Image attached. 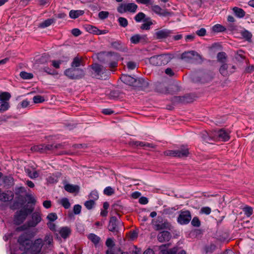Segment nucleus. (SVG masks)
Masks as SVG:
<instances>
[{"instance_id":"obj_1","label":"nucleus","mask_w":254,"mask_h":254,"mask_svg":"<svg viewBox=\"0 0 254 254\" xmlns=\"http://www.w3.org/2000/svg\"><path fill=\"white\" fill-rule=\"evenodd\" d=\"M103 65L97 63H93L90 67L92 69V75L93 77L100 79H106L109 77L110 72Z\"/></svg>"},{"instance_id":"obj_2","label":"nucleus","mask_w":254,"mask_h":254,"mask_svg":"<svg viewBox=\"0 0 254 254\" xmlns=\"http://www.w3.org/2000/svg\"><path fill=\"white\" fill-rule=\"evenodd\" d=\"M92 58L97 60L102 64L111 68V52L103 51L95 54Z\"/></svg>"},{"instance_id":"obj_3","label":"nucleus","mask_w":254,"mask_h":254,"mask_svg":"<svg viewBox=\"0 0 254 254\" xmlns=\"http://www.w3.org/2000/svg\"><path fill=\"white\" fill-rule=\"evenodd\" d=\"M33 211V208H28L26 207L17 211L14 217V223L17 225L22 224L26 219L28 215L31 213Z\"/></svg>"},{"instance_id":"obj_4","label":"nucleus","mask_w":254,"mask_h":254,"mask_svg":"<svg viewBox=\"0 0 254 254\" xmlns=\"http://www.w3.org/2000/svg\"><path fill=\"white\" fill-rule=\"evenodd\" d=\"M64 74L71 79H77L83 77L85 75V72L83 69L75 68L71 67L65 69Z\"/></svg>"},{"instance_id":"obj_5","label":"nucleus","mask_w":254,"mask_h":254,"mask_svg":"<svg viewBox=\"0 0 254 254\" xmlns=\"http://www.w3.org/2000/svg\"><path fill=\"white\" fill-rule=\"evenodd\" d=\"M182 60L186 62L190 63H195L201 59V56L194 51L185 52L181 55Z\"/></svg>"},{"instance_id":"obj_6","label":"nucleus","mask_w":254,"mask_h":254,"mask_svg":"<svg viewBox=\"0 0 254 254\" xmlns=\"http://www.w3.org/2000/svg\"><path fill=\"white\" fill-rule=\"evenodd\" d=\"M41 245L43 249V254L52 251L54 248L53 237L50 234H46L44 239H42Z\"/></svg>"},{"instance_id":"obj_7","label":"nucleus","mask_w":254,"mask_h":254,"mask_svg":"<svg viewBox=\"0 0 254 254\" xmlns=\"http://www.w3.org/2000/svg\"><path fill=\"white\" fill-rule=\"evenodd\" d=\"M138 6L134 3H122L117 7V11L120 13H124L127 12L135 13Z\"/></svg>"},{"instance_id":"obj_8","label":"nucleus","mask_w":254,"mask_h":254,"mask_svg":"<svg viewBox=\"0 0 254 254\" xmlns=\"http://www.w3.org/2000/svg\"><path fill=\"white\" fill-rule=\"evenodd\" d=\"M157 90L162 93L174 94L180 92L181 89L178 85L172 84L168 87H166L164 86V85L160 84L158 87Z\"/></svg>"},{"instance_id":"obj_9","label":"nucleus","mask_w":254,"mask_h":254,"mask_svg":"<svg viewBox=\"0 0 254 254\" xmlns=\"http://www.w3.org/2000/svg\"><path fill=\"white\" fill-rule=\"evenodd\" d=\"M191 219V215L189 210H181L179 211V215L177 218V222L179 224L184 225L190 223Z\"/></svg>"},{"instance_id":"obj_10","label":"nucleus","mask_w":254,"mask_h":254,"mask_svg":"<svg viewBox=\"0 0 254 254\" xmlns=\"http://www.w3.org/2000/svg\"><path fill=\"white\" fill-rule=\"evenodd\" d=\"M42 239L38 238L30 245V250L28 252L31 254H43V249L41 245Z\"/></svg>"},{"instance_id":"obj_11","label":"nucleus","mask_w":254,"mask_h":254,"mask_svg":"<svg viewBox=\"0 0 254 254\" xmlns=\"http://www.w3.org/2000/svg\"><path fill=\"white\" fill-rule=\"evenodd\" d=\"M123 222L120 219L112 216V234L117 235L118 238L121 235L120 231L123 229Z\"/></svg>"},{"instance_id":"obj_12","label":"nucleus","mask_w":254,"mask_h":254,"mask_svg":"<svg viewBox=\"0 0 254 254\" xmlns=\"http://www.w3.org/2000/svg\"><path fill=\"white\" fill-rule=\"evenodd\" d=\"M195 99V96L192 94H186L184 96H175L173 101L175 103L187 104L192 102Z\"/></svg>"},{"instance_id":"obj_13","label":"nucleus","mask_w":254,"mask_h":254,"mask_svg":"<svg viewBox=\"0 0 254 254\" xmlns=\"http://www.w3.org/2000/svg\"><path fill=\"white\" fill-rule=\"evenodd\" d=\"M18 243L21 246L20 249L21 250H26L28 249V247L30 245V243L28 236L26 233H23L18 239Z\"/></svg>"},{"instance_id":"obj_14","label":"nucleus","mask_w":254,"mask_h":254,"mask_svg":"<svg viewBox=\"0 0 254 254\" xmlns=\"http://www.w3.org/2000/svg\"><path fill=\"white\" fill-rule=\"evenodd\" d=\"M42 220L40 213L38 212H35L32 213L31 219L26 223L28 227H36Z\"/></svg>"},{"instance_id":"obj_15","label":"nucleus","mask_w":254,"mask_h":254,"mask_svg":"<svg viewBox=\"0 0 254 254\" xmlns=\"http://www.w3.org/2000/svg\"><path fill=\"white\" fill-rule=\"evenodd\" d=\"M149 86L148 82L143 78H136L133 87L139 90H144Z\"/></svg>"},{"instance_id":"obj_16","label":"nucleus","mask_w":254,"mask_h":254,"mask_svg":"<svg viewBox=\"0 0 254 254\" xmlns=\"http://www.w3.org/2000/svg\"><path fill=\"white\" fill-rule=\"evenodd\" d=\"M173 33L172 30L163 29L157 31L155 33V37L156 39L161 40L168 38Z\"/></svg>"},{"instance_id":"obj_17","label":"nucleus","mask_w":254,"mask_h":254,"mask_svg":"<svg viewBox=\"0 0 254 254\" xmlns=\"http://www.w3.org/2000/svg\"><path fill=\"white\" fill-rule=\"evenodd\" d=\"M214 135L217 136L219 139L223 141H228L230 139L229 132L223 128L215 130Z\"/></svg>"},{"instance_id":"obj_18","label":"nucleus","mask_w":254,"mask_h":254,"mask_svg":"<svg viewBox=\"0 0 254 254\" xmlns=\"http://www.w3.org/2000/svg\"><path fill=\"white\" fill-rule=\"evenodd\" d=\"M112 50H114L119 52H126L127 48L125 44L120 41H115L112 42Z\"/></svg>"},{"instance_id":"obj_19","label":"nucleus","mask_w":254,"mask_h":254,"mask_svg":"<svg viewBox=\"0 0 254 254\" xmlns=\"http://www.w3.org/2000/svg\"><path fill=\"white\" fill-rule=\"evenodd\" d=\"M151 9L155 13L162 16H168L171 15V13L170 12L162 9L158 5H152L151 6Z\"/></svg>"},{"instance_id":"obj_20","label":"nucleus","mask_w":254,"mask_h":254,"mask_svg":"<svg viewBox=\"0 0 254 254\" xmlns=\"http://www.w3.org/2000/svg\"><path fill=\"white\" fill-rule=\"evenodd\" d=\"M120 79L124 83L129 86H134L136 78L128 74H123Z\"/></svg>"},{"instance_id":"obj_21","label":"nucleus","mask_w":254,"mask_h":254,"mask_svg":"<svg viewBox=\"0 0 254 254\" xmlns=\"http://www.w3.org/2000/svg\"><path fill=\"white\" fill-rule=\"evenodd\" d=\"M171 238V235L168 231H164L160 233L157 236L158 240L161 243L169 241Z\"/></svg>"},{"instance_id":"obj_22","label":"nucleus","mask_w":254,"mask_h":254,"mask_svg":"<svg viewBox=\"0 0 254 254\" xmlns=\"http://www.w3.org/2000/svg\"><path fill=\"white\" fill-rule=\"evenodd\" d=\"M87 238L97 248L99 246L101 239L100 237L94 233H90L87 236Z\"/></svg>"},{"instance_id":"obj_23","label":"nucleus","mask_w":254,"mask_h":254,"mask_svg":"<svg viewBox=\"0 0 254 254\" xmlns=\"http://www.w3.org/2000/svg\"><path fill=\"white\" fill-rule=\"evenodd\" d=\"M220 73L223 76H227L234 72V70L229 69V64L223 63L219 69Z\"/></svg>"},{"instance_id":"obj_24","label":"nucleus","mask_w":254,"mask_h":254,"mask_svg":"<svg viewBox=\"0 0 254 254\" xmlns=\"http://www.w3.org/2000/svg\"><path fill=\"white\" fill-rule=\"evenodd\" d=\"M161 65L167 64L173 58L171 54H164L160 55Z\"/></svg>"},{"instance_id":"obj_25","label":"nucleus","mask_w":254,"mask_h":254,"mask_svg":"<svg viewBox=\"0 0 254 254\" xmlns=\"http://www.w3.org/2000/svg\"><path fill=\"white\" fill-rule=\"evenodd\" d=\"M178 158H184L187 157L189 154V148L185 146H181V147L177 150Z\"/></svg>"},{"instance_id":"obj_26","label":"nucleus","mask_w":254,"mask_h":254,"mask_svg":"<svg viewBox=\"0 0 254 254\" xmlns=\"http://www.w3.org/2000/svg\"><path fill=\"white\" fill-rule=\"evenodd\" d=\"M71 230L70 228L66 226L61 228L59 233L61 236L64 239H66L71 234Z\"/></svg>"},{"instance_id":"obj_27","label":"nucleus","mask_w":254,"mask_h":254,"mask_svg":"<svg viewBox=\"0 0 254 254\" xmlns=\"http://www.w3.org/2000/svg\"><path fill=\"white\" fill-rule=\"evenodd\" d=\"M149 63L154 66H161L160 55L154 56L149 59Z\"/></svg>"},{"instance_id":"obj_28","label":"nucleus","mask_w":254,"mask_h":254,"mask_svg":"<svg viewBox=\"0 0 254 254\" xmlns=\"http://www.w3.org/2000/svg\"><path fill=\"white\" fill-rule=\"evenodd\" d=\"M64 188L66 191L70 193L78 192L79 190V187L77 185L66 184L64 186Z\"/></svg>"},{"instance_id":"obj_29","label":"nucleus","mask_w":254,"mask_h":254,"mask_svg":"<svg viewBox=\"0 0 254 254\" xmlns=\"http://www.w3.org/2000/svg\"><path fill=\"white\" fill-rule=\"evenodd\" d=\"M232 10L236 16L238 18H243L246 15V12L241 8L234 7Z\"/></svg>"},{"instance_id":"obj_30","label":"nucleus","mask_w":254,"mask_h":254,"mask_svg":"<svg viewBox=\"0 0 254 254\" xmlns=\"http://www.w3.org/2000/svg\"><path fill=\"white\" fill-rule=\"evenodd\" d=\"M156 230H160L162 229H170L171 224L167 220L162 223H157L156 225Z\"/></svg>"},{"instance_id":"obj_31","label":"nucleus","mask_w":254,"mask_h":254,"mask_svg":"<svg viewBox=\"0 0 254 254\" xmlns=\"http://www.w3.org/2000/svg\"><path fill=\"white\" fill-rule=\"evenodd\" d=\"M82 59L77 56L73 58L72 63H71V66L72 67L77 68V67H79L82 64Z\"/></svg>"},{"instance_id":"obj_32","label":"nucleus","mask_w":254,"mask_h":254,"mask_svg":"<svg viewBox=\"0 0 254 254\" xmlns=\"http://www.w3.org/2000/svg\"><path fill=\"white\" fill-rule=\"evenodd\" d=\"M84 13V11L81 10H71L69 12V16L71 18L76 19L79 16L82 15Z\"/></svg>"},{"instance_id":"obj_33","label":"nucleus","mask_w":254,"mask_h":254,"mask_svg":"<svg viewBox=\"0 0 254 254\" xmlns=\"http://www.w3.org/2000/svg\"><path fill=\"white\" fill-rule=\"evenodd\" d=\"M132 144L136 146H141L143 147H151L154 148V146L153 144L146 143L145 142L135 141L132 142Z\"/></svg>"},{"instance_id":"obj_34","label":"nucleus","mask_w":254,"mask_h":254,"mask_svg":"<svg viewBox=\"0 0 254 254\" xmlns=\"http://www.w3.org/2000/svg\"><path fill=\"white\" fill-rule=\"evenodd\" d=\"M143 22H144V23H143L140 27L141 29L149 30L150 28V26L153 24L151 18L149 17H147Z\"/></svg>"},{"instance_id":"obj_35","label":"nucleus","mask_w":254,"mask_h":254,"mask_svg":"<svg viewBox=\"0 0 254 254\" xmlns=\"http://www.w3.org/2000/svg\"><path fill=\"white\" fill-rule=\"evenodd\" d=\"M63 147L62 144H45V148L46 152L49 150H54L57 148H62Z\"/></svg>"},{"instance_id":"obj_36","label":"nucleus","mask_w":254,"mask_h":254,"mask_svg":"<svg viewBox=\"0 0 254 254\" xmlns=\"http://www.w3.org/2000/svg\"><path fill=\"white\" fill-rule=\"evenodd\" d=\"M55 19L53 18H49L43 22L40 23L39 27L41 28H45L49 26H50L52 24L55 22Z\"/></svg>"},{"instance_id":"obj_37","label":"nucleus","mask_w":254,"mask_h":254,"mask_svg":"<svg viewBox=\"0 0 254 254\" xmlns=\"http://www.w3.org/2000/svg\"><path fill=\"white\" fill-rule=\"evenodd\" d=\"M201 137L203 140L205 142L209 143V142L213 139V136L212 134H210L207 132L204 131L201 133Z\"/></svg>"},{"instance_id":"obj_38","label":"nucleus","mask_w":254,"mask_h":254,"mask_svg":"<svg viewBox=\"0 0 254 254\" xmlns=\"http://www.w3.org/2000/svg\"><path fill=\"white\" fill-rule=\"evenodd\" d=\"M31 150L34 151L40 152L41 153L46 152L45 148V144H42L34 146L31 148Z\"/></svg>"},{"instance_id":"obj_39","label":"nucleus","mask_w":254,"mask_h":254,"mask_svg":"<svg viewBox=\"0 0 254 254\" xmlns=\"http://www.w3.org/2000/svg\"><path fill=\"white\" fill-rule=\"evenodd\" d=\"M9 104L8 102L3 101L0 102V113L7 111L9 108Z\"/></svg>"},{"instance_id":"obj_40","label":"nucleus","mask_w":254,"mask_h":254,"mask_svg":"<svg viewBox=\"0 0 254 254\" xmlns=\"http://www.w3.org/2000/svg\"><path fill=\"white\" fill-rule=\"evenodd\" d=\"M13 195L9 196V195L6 193L2 192L0 193V200L3 202H6L12 200Z\"/></svg>"},{"instance_id":"obj_41","label":"nucleus","mask_w":254,"mask_h":254,"mask_svg":"<svg viewBox=\"0 0 254 254\" xmlns=\"http://www.w3.org/2000/svg\"><path fill=\"white\" fill-rule=\"evenodd\" d=\"M226 30V28L222 25L216 24L212 27V30L215 32H222Z\"/></svg>"},{"instance_id":"obj_42","label":"nucleus","mask_w":254,"mask_h":254,"mask_svg":"<svg viewBox=\"0 0 254 254\" xmlns=\"http://www.w3.org/2000/svg\"><path fill=\"white\" fill-rule=\"evenodd\" d=\"M11 97V95L9 93L7 92H4L0 94V101H7Z\"/></svg>"},{"instance_id":"obj_43","label":"nucleus","mask_w":254,"mask_h":254,"mask_svg":"<svg viewBox=\"0 0 254 254\" xmlns=\"http://www.w3.org/2000/svg\"><path fill=\"white\" fill-rule=\"evenodd\" d=\"M126 66L128 70H133L138 66V63L133 61H128L127 62Z\"/></svg>"},{"instance_id":"obj_44","label":"nucleus","mask_w":254,"mask_h":254,"mask_svg":"<svg viewBox=\"0 0 254 254\" xmlns=\"http://www.w3.org/2000/svg\"><path fill=\"white\" fill-rule=\"evenodd\" d=\"M146 18L147 17H146V15L144 13L140 12L135 15L134 19L136 22H139L142 20L144 21V19Z\"/></svg>"},{"instance_id":"obj_45","label":"nucleus","mask_w":254,"mask_h":254,"mask_svg":"<svg viewBox=\"0 0 254 254\" xmlns=\"http://www.w3.org/2000/svg\"><path fill=\"white\" fill-rule=\"evenodd\" d=\"M143 38V36H140L139 34H136L134 35H133L130 38V42L136 44L139 42L140 40Z\"/></svg>"},{"instance_id":"obj_46","label":"nucleus","mask_w":254,"mask_h":254,"mask_svg":"<svg viewBox=\"0 0 254 254\" xmlns=\"http://www.w3.org/2000/svg\"><path fill=\"white\" fill-rule=\"evenodd\" d=\"M20 76L23 79H30L33 77V75L31 73L21 71L20 73Z\"/></svg>"},{"instance_id":"obj_47","label":"nucleus","mask_w":254,"mask_h":254,"mask_svg":"<svg viewBox=\"0 0 254 254\" xmlns=\"http://www.w3.org/2000/svg\"><path fill=\"white\" fill-rule=\"evenodd\" d=\"M60 203L65 209H68L70 206L69 201L68 198L66 197L63 198L62 199H61L60 200Z\"/></svg>"},{"instance_id":"obj_48","label":"nucleus","mask_w":254,"mask_h":254,"mask_svg":"<svg viewBox=\"0 0 254 254\" xmlns=\"http://www.w3.org/2000/svg\"><path fill=\"white\" fill-rule=\"evenodd\" d=\"M242 36L247 41H250L251 40L252 34L248 30H245L241 32Z\"/></svg>"},{"instance_id":"obj_49","label":"nucleus","mask_w":254,"mask_h":254,"mask_svg":"<svg viewBox=\"0 0 254 254\" xmlns=\"http://www.w3.org/2000/svg\"><path fill=\"white\" fill-rule=\"evenodd\" d=\"M243 211L247 217H250L253 213V209L252 207L246 206L243 208Z\"/></svg>"},{"instance_id":"obj_50","label":"nucleus","mask_w":254,"mask_h":254,"mask_svg":"<svg viewBox=\"0 0 254 254\" xmlns=\"http://www.w3.org/2000/svg\"><path fill=\"white\" fill-rule=\"evenodd\" d=\"M25 171L31 179H36L39 177V174L37 171L32 172L30 169H26Z\"/></svg>"},{"instance_id":"obj_51","label":"nucleus","mask_w":254,"mask_h":254,"mask_svg":"<svg viewBox=\"0 0 254 254\" xmlns=\"http://www.w3.org/2000/svg\"><path fill=\"white\" fill-rule=\"evenodd\" d=\"M86 29L89 33L96 35L99 31V29H98L97 27L92 25H88L86 27Z\"/></svg>"},{"instance_id":"obj_52","label":"nucleus","mask_w":254,"mask_h":254,"mask_svg":"<svg viewBox=\"0 0 254 254\" xmlns=\"http://www.w3.org/2000/svg\"><path fill=\"white\" fill-rule=\"evenodd\" d=\"M177 209L175 207H169L164 209L163 210V213L165 215H172L174 212Z\"/></svg>"},{"instance_id":"obj_53","label":"nucleus","mask_w":254,"mask_h":254,"mask_svg":"<svg viewBox=\"0 0 254 254\" xmlns=\"http://www.w3.org/2000/svg\"><path fill=\"white\" fill-rule=\"evenodd\" d=\"M177 150H166L164 152V154L166 156L178 157Z\"/></svg>"},{"instance_id":"obj_54","label":"nucleus","mask_w":254,"mask_h":254,"mask_svg":"<svg viewBox=\"0 0 254 254\" xmlns=\"http://www.w3.org/2000/svg\"><path fill=\"white\" fill-rule=\"evenodd\" d=\"M118 20L120 25L122 27H126L128 25V21L127 19L124 17H119Z\"/></svg>"},{"instance_id":"obj_55","label":"nucleus","mask_w":254,"mask_h":254,"mask_svg":"<svg viewBox=\"0 0 254 254\" xmlns=\"http://www.w3.org/2000/svg\"><path fill=\"white\" fill-rule=\"evenodd\" d=\"M89 198H91L94 201L97 200L99 198L98 192L96 190L91 191L89 195Z\"/></svg>"},{"instance_id":"obj_56","label":"nucleus","mask_w":254,"mask_h":254,"mask_svg":"<svg viewBox=\"0 0 254 254\" xmlns=\"http://www.w3.org/2000/svg\"><path fill=\"white\" fill-rule=\"evenodd\" d=\"M95 201L93 200L90 199L89 200H87L85 202L84 205L86 208L88 209H91L93 208L94 205H95Z\"/></svg>"},{"instance_id":"obj_57","label":"nucleus","mask_w":254,"mask_h":254,"mask_svg":"<svg viewBox=\"0 0 254 254\" xmlns=\"http://www.w3.org/2000/svg\"><path fill=\"white\" fill-rule=\"evenodd\" d=\"M33 100L34 103H41L45 101L44 98L40 95H37L34 96Z\"/></svg>"},{"instance_id":"obj_58","label":"nucleus","mask_w":254,"mask_h":254,"mask_svg":"<svg viewBox=\"0 0 254 254\" xmlns=\"http://www.w3.org/2000/svg\"><path fill=\"white\" fill-rule=\"evenodd\" d=\"M191 225L196 227L200 226V221L197 217H194L191 221Z\"/></svg>"},{"instance_id":"obj_59","label":"nucleus","mask_w":254,"mask_h":254,"mask_svg":"<svg viewBox=\"0 0 254 254\" xmlns=\"http://www.w3.org/2000/svg\"><path fill=\"white\" fill-rule=\"evenodd\" d=\"M47 181L51 184L56 183L58 182V177L56 175L52 174L47 178Z\"/></svg>"},{"instance_id":"obj_60","label":"nucleus","mask_w":254,"mask_h":254,"mask_svg":"<svg viewBox=\"0 0 254 254\" xmlns=\"http://www.w3.org/2000/svg\"><path fill=\"white\" fill-rule=\"evenodd\" d=\"M47 218L50 222H54L57 219L58 216L56 213H50L48 215Z\"/></svg>"},{"instance_id":"obj_61","label":"nucleus","mask_w":254,"mask_h":254,"mask_svg":"<svg viewBox=\"0 0 254 254\" xmlns=\"http://www.w3.org/2000/svg\"><path fill=\"white\" fill-rule=\"evenodd\" d=\"M218 61L223 62V60L226 59V54L225 52H219L217 56Z\"/></svg>"},{"instance_id":"obj_62","label":"nucleus","mask_w":254,"mask_h":254,"mask_svg":"<svg viewBox=\"0 0 254 254\" xmlns=\"http://www.w3.org/2000/svg\"><path fill=\"white\" fill-rule=\"evenodd\" d=\"M216 247L214 244H210L205 247V252L206 253H212L216 249Z\"/></svg>"},{"instance_id":"obj_63","label":"nucleus","mask_w":254,"mask_h":254,"mask_svg":"<svg viewBox=\"0 0 254 254\" xmlns=\"http://www.w3.org/2000/svg\"><path fill=\"white\" fill-rule=\"evenodd\" d=\"M211 212V209L209 207L205 206L203 207L200 210V213L209 215Z\"/></svg>"},{"instance_id":"obj_64","label":"nucleus","mask_w":254,"mask_h":254,"mask_svg":"<svg viewBox=\"0 0 254 254\" xmlns=\"http://www.w3.org/2000/svg\"><path fill=\"white\" fill-rule=\"evenodd\" d=\"M106 245L108 247V250L106 251V254H111V238L107 239Z\"/></svg>"}]
</instances>
